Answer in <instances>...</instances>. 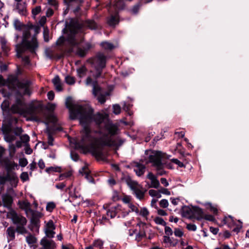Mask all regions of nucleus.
<instances>
[{
    "label": "nucleus",
    "instance_id": "obj_1",
    "mask_svg": "<svg viewBox=\"0 0 249 249\" xmlns=\"http://www.w3.org/2000/svg\"><path fill=\"white\" fill-rule=\"evenodd\" d=\"M65 105L69 110L71 119H78L83 127L81 140L75 142L76 148H88L96 158L104 160L106 158L104 146L118 148L123 144L124 141L119 138L112 139L118 127L108 121L107 115L99 112L93 114L91 107L75 105L71 97L66 99Z\"/></svg>",
    "mask_w": 249,
    "mask_h": 249
},
{
    "label": "nucleus",
    "instance_id": "obj_2",
    "mask_svg": "<svg viewBox=\"0 0 249 249\" xmlns=\"http://www.w3.org/2000/svg\"><path fill=\"white\" fill-rule=\"evenodd\" d=\"M18 120L16 117H10L3 122L1 126V131L4 136V140L5 142L11 143L16 140V136L19 137L20 141L25 145L28 144L30 141V137L27 134L22 135L23 130L21 127H16L13 128L12 124L13 122L17 123Z\"/></svg>",
    "mask_w": 249,
    "mask_h": 249
},
{
    "label": "nucleus",
    "instance_id": "obj_3",
    "mask_svg": "<svg viewBox=\"0 0 249 249\" xmlns=\"http://www.w3.org/2000/svg\"><path fill=\"white\" fill-rule=\"evenodd\" d=\"M83 27H87L90 29H95L97 28V25L92 20H87L82 23L77 21H71L68 27L70 34L67 39V41L71 47H73L78 45V42L75 38L74 35L79 32H81Z\"/></svg>",
    "mask_w": 249,
    "mask_h": 249
},
{
    "label": "nucleus",
    "instance_id": "obj_4",
    "mask_svg": "<svg viewBox=\"0 0 249 249\" xmlns=\"http://www.w3.org/2000/svg\"><path fill=\"white\" fill-rule=\"evenodd\" d=\"M7 218L10 219L13 223L16 225V231L18 234H24L28 233L25 228L27 223V219L15 210H10L7 213Z\"/></svg>",
    "mask_w": 249,
    "mask_h": 249
},
{
    "label": "nucleus",
    "instance_id": "obj_5",
    "mask_svg": "<svg viewBox=\"0 0 249 249\" xmlns=\"http://www.w3.org/2000/svg\"><path fill=\"white\" fill-rule=\"evenodd\" d=\"M30 36L31 33L29 30L23 31L22 41L18 44L17 48L18 51L22 52L25 48H28L32 53H35L36 50L38 48V43L35 35L33 36L31 41H28V39Z\"/></svg>",
    "mask_w": 249,
    "mask_h": 249
},
{
    "label": "nucleus",
    "instance_id": "obj_6",
    "mask_svg": "<svg viewBox=\"0 0 249 249\" xmlns=\"http://www.w3.org/2000/svg\"><path fill=\"white\" fill-rule=\"evenodd\" d=\"M44 114L43 106L39 103L31 104L26 107L25 114L30 116V120L40 121L44 116Z\"/></svg>",
    "mask_w": 249,
    "mask_h": 249
},
{
    "label": "nucleus",
    "instance_id": "obj_7",
    "mask_svg": "<svg viewBox=\"0 0 249 249\" xmlns=\"http://www.w3.org/2000/svg\"><path fill=\"white\" fill-rule=\"evenodd\" d=\"M25 106L24 97L16 94L14 102L10 107V111L13 114H25L26 112Z\"/></svg>",
    "mask_w": 249,
    "mask_h": 249
},
{
    "label": "nucleus",
    "instance_id": "obj_8",
    "mask_svg": "<svg viewBox=\"0 0 249 249\" xmlns=\"http://www.w3.org/2000/svg\"><path fill=\"white\" fill-rule=\"evenodd\" d=\"M106 56L101 53L97 54L92 60V64L96 70V74L94 75L96 78L99 77L102 72V70L106 67Z\"/></svg>",
    "mask_w": 249,
    "mask_h": 249
},
{
    "label": "nucleus",
    "instance_id": "obj_9",
    "mask_svg": "<svg viewBox=\"0 0 249 249\" xmlns=\"http://www.w3.org/2000/svg\"><path fill=\"white\" fill-rule=\"evenodd\" d=\"M8 182L12 187H16L18 182V178L16 172H6V174L0 176V185L3 188L5 183Z\"/></svg>",
    "mask_w": 249,
    "mask_h": 249
},
{
    "label": "nucleus",
    "instance_id": "obj_10",
    "mask_svg": "<svg viewBox=\"0 0 249 249\" xmlns=\"http://www.w3.org/2000/svg\"><path fill=\"white\" fill-rule=\"evenodd\" d=\"M18 88L19 90H17L16 94L19 95H28L30 96L32 93V89L31 87V82L28 80H23L20 82H18Z\"/></svg>",
    "mask_w": 249,
    "mask_h": 249
},
{
    "label": "nucleus",
    "instance_id": "obj_11",
    "mask_svg": "<svg viewBox=\"0 0 249 249\" xmlns=\"http://www.w3.org/2000/svg\"><path fill=\"white\" fill-rule=\"evenodd\" d=\"M66 5H69L71 8V11L73 14L78 16L81 12V7L85 2V0H64Z\"/></svg>",
    "mask_w": 249,
    "mask_h": 249
},
{
    "label": "nucleus",
    "instance_id": "obj_12",
    "mask_svg": "<svg viewBox=\"0 0 249 249\" xmlns=\"http://www.w3.org/2000/svg\"><path fill=\"white\" fill-rule=\"evenodd\" d=\"M30 213H31L30 222L31 224V229L33 230L35 229L38 231L40 227V219L42 217V214L38 211L32 210Z\"/></svg>",
    "mask_w": 249,
    "mask_h": 249
},
{
    "label": "nucleus",
    "instance_id": "obj_13",
    "mask_svg": "<svg viewBox=\"0 0 249 249\" xmlns=\"http://www.w3.org/2000/svg\"><path fill=\"white\" fill-rule=\"evenodd\" d=\"M92 93L95 97H97L98 102L103 104L106 101V96L109 95L107 92L103 93L101 88L96 83L93 84Z\"/></svg>",
    "mask_w": 249,
    "mask_h": 249
},
{
    "label": "nucleus",
    "instance_id": "obj_14",
    "mask_svg": "<svg viewBox=\"0 0 249 249\" xmlns=\"http://www.w3.org/2000/svg\"><path fill=\"white\" fill-rule=\"evenodd\" d=\"M127 184L134 192L137 198L142 200L143 198L144 194L146 191L142 190V187L138 184L136 182L129 180L127 181Z\"/></svg>",
    "mask_w": 249,
    "mask_h": 249
},
{
    "label": "nucleus",
    "instance_id": "obj_15",
    "mask_svg": "<svg viewBox=\"0 0 249 249\" xmlns=\"http://www.w3.org/2000/svg\"><path fill=\"white\" fill-rule=\"evenodd\" d=\"M162 158V153L160 151H157L153 153L149 157V161L150 162L153 163V165L155 167H158L160 169L162 167L163 164L161 162V159Z\"/></svg>",
    "mask_w": 249,
    "mask_h": 249
},
{
    "label": "nucleus",
    "instance_id": "obj_16",
    "mask_svg": "<svg viewBox=\"0 0 249 249\" xmlns=\"http://www.w3.org/2000/svg\"><path fill=\"white\" fill-rule=\"evenodd\" d=\"M1 163L4 165L6 172H14L12 170H15L18 166L15 161L10 160L8 158L1 159Z\"/></svg>",
    "mask_w": 249,
    "mask_h": 249
},
{
    "label": "nucleus",
    "instance_id": "obj_17",
    "mask_svg": "<svg viewBox=\"0 0 249 249\" xmlns=\"http://www.w3.org/2000/svg\"><path fill=\"white\" fill-rule=\"evenodd\" d=\"M40 245L42 246L41 249H55L56 244L55 242L51 239H48L46 237H43L40 242Z\"/></svg>",
    "mask_w": 249,
    "mask_h": 249
},
{
    "label": "nucleus",
    "instance_id": "obj_18",
    "mask_svg": "<svg viewBox=\"0 0 249 249\" xmlns=\"http://www.w3.org/2000/svg\"><path fill=\"white\" fill-rule=\"evenodd\" d=\"M1 198L3 206L10 209V210H12V204L13 202L12 196L8 193H5L1 196Z\"/></svg>",
    "mask_w": 249,
    "mask_h": 249
},
{
    "label": "nucleus",
    "instance_id": "obj_19",
    "mask_svg": "<svg viewBox=\"0 0 249 249\" xmlns=\"http://www.w3.org/2000/svg\"><path fill=\"white\" fill-rule=\"evenodd\" d=\"M7 85L10 89H15L18 87V82H20L18 77L14 75H9L6 80Z\"/></svg>",
    "mask_w": 249,
    "mask_h": 249
},
{
    "label": "nucleus",
    "instance_id": "obj_20",
    "mask_svg": "<svg viewBox=\"0 0 249 249\" xmlns=\"http://www.w3.org/2000/svg\"><path fill=\"white\" fill-rule=\"evenodd\" d=\"M18 205L20 209L25 211L27 215L33 210L31 209L30 203L27 200L18 201Z\"/></svg>",
    "mask_w": 249,
    "mask_h": 249
},
{
    "label": "nucleus",
    "instance_id": "obj_21",
    "mask_svg": "<svg viewBox=\"0 0 249 249\" xmlns=\"http://www.w3.org/2000/svg\"><path fill=\"white\" fill-rule=\"evenodd\" d=\"M145 168L144 165L138 162H134V170L137 176H141L143 175L145 171Z\"/></svg>",
    "mask_w": 249,
    "mask_h": 249
},
{
    "label": "nucleus",
    "instance_id": "obj_22",
    "mask_svg": "<svg viewBox=\"0 0 249 249\" xmlns=\"http://www.w3.org/2000/svg\"><path fill=\"white\" fill-rule=\"evenodd\" d=\"M15 9L21 15H25L27 12L26 3L25 2L15 3Z\"/></svg>",
    "mask_w": 249,
    "mask_h": 249
},
{
    "label": "nucleus",
    "instance_id": "obj_23",
    "mask_svg": "<svg viewBox=\"0 0 249 249\" xmlns=\"http://www.w3.org/2000/svg\"><path fill=\"white\" fill-rule=\"evenodd\" d=\"M193 207L184 206L182 208V215L189 219H192L193 216Z\"/></svg>",
    "mask_w": 249,
    "mask_h": 249
},
{
    "label": "nucleus",
    "instance_id": "obj_24",
    "mask_svg": "<svg viewBox=\"0 0 249 249\" xmlns=\"http://www.w3.org/2000/svg\"><path fill=\"white\" fill-rule=\"evenodd\" d=\"M147 178L151 180V185L150 187L158 188L160 184L157 178L151 173L150 172L147 175Z\"/></svg>",
    "mask_w": 249,
    "mask_h": 249
},
{
    "label": "nucleus",
    "instance_id": "obj_25",
    "mask_svg": "<svg viewBox=\"0 0 249 249\" xmlns=\"http://www.w3.org/2000/svg\"><path fill=\"white\" fill-rule=\"evenodd\" d=\"M119 22L118 15L115 14V15H110L107 19V24L111 26H114L118 24Z\"/></svg>",
    "mask_w": 249,
    "mask_h": 249
},
{
    "label": "nucleus",
    "instance_id": "obj_26",
    "mask_svg": "<svg viewBox=\"0 0 249 249\" xmlns=\"http://www.w3.org/2000/svg\"><path fill=\"white\" fill-rule=\"evenodd\" d=\"M193 218H195L197 219H200L204 217L203 212L202 210L197 207H193Z\"/></svg>",
    "mask_w": 249,
    "mask_h": 249
},
{
    "label": "nucleus",
    "instance_id": "obj_27",
    "mask_svg": "<svg viewBox=\"0 0 249 249\" xmlns=\"http://www.w3.org/2000/svg\"><path fill=\"white\" fill-rule=\"evenodd\" d=\"M16 231V227L13 226H10L6 230V234L7 238L10 240H13L15 238V233Z\"/></svg>",
    "mask_w": 249,
    "mask_h": 249
},
{
    "label": "nucleus",
    "instance_id": "obj_28",
    "mask_svg": "<svg viewBox=\"0 0 249 249\" xmlns=\"http://www.w3.org/2000/svg\"><path fill=\"white\" fill-rule=\"evenodd\" d=\"M79 173L83 176H85V178L90 182L93 181V178L90 175V172L87 167H84L81 170H79Z\"/></svg>",
    "mask_w": 249,
    "mask_h": 249
},
{
    "label": "nucleus",
    "instance_id": "obj_29",
    "mask_svg": "<svg viewBox=\"0 0 249 249\" xmlns=\"http://www.w3.org/2000/svg\"><path fill=\"white\" fill-rule=\"evenodd\" d=\"M91 48V45L89 43H87L86 46L83 48H78L77 50V53L81 57H84L88 51Z\"/></svg>",
    "mask_w": 249,
    "mask_h": 249
},
{
    "label": "nucleus",
    "instance_id": "obj_30",
    "mask_svg": "<svg viewBox=\"0 0 249 249\" xmlns=\"http://www.w3.org/2000/svg\"><path fill=\"white\" fill-rule=\"evenodd\" d=\"M52 82L56 90L60 91L62 90L61 80L58 75H56L54 77V78L52 80Z\"/></svg>",
    "mask_w": 249,
    "mask_h": 249
},
{
    "label": "nucleus",
    "instance_id": "obj_31",
    "mask_svg": "<svg viewBox=\"0 0 249 249\" xmlns=\"http://www.w3.org/2000/svg\"><path fill=\"white\" fill-rule=\"evenodd\" d=\"M163 242L165 243L169 244L171 247H175L178 243V240L176 239L171 238L169 236H163Z\"/></svg>",
    "mask_w": 249,
    "mask_h": 249
},
{
    "label": "nucleus",
    "instance_id": "obj_32",
    "mask_svg": "<svg viewBox=\"0 0 249 249\" xmlns=\"http://www.w3.org/2000/svg\"><path fill=\"white\" fill-rule=\"evenodd\" d=\"M28 235L26 237V241L29 245L32 246L37 242L36 238L28 232Z\"/></svg>",
    "mask_w": 249,
    "mask_h": 249
},
{
    "label": "nucleus",
    "instance_id": "obj_33",
    "mask_svg": "<svg viewBox=\"0 0 249 249\" xmlns=\"http://www.w3.org/2000/svg\"><path fill=\"white\" fill-rule=\"evenodd\" d=\"M0 43L1 47L4 52L7 53L9 51L10 49L7 44V41L5 38L1 37L0 39Z\"/></svg>",
    "mask_w": 249,
    "mask_h": 249
},
{
    "label": "nucleus",
    "instance_id": "obj_34",
    "mask_svg": "<svg viewBox=\"0 0 249 249\" xmlns=\"http://www.w3.org/2000/svg\"><path fill=\"white\" fill-rule=\"evenodd\" d=\"M87 69L85 66H82L77 69V75L80 78L85 76L86 74Z\"/></svg>",
    "mask_w": 249,
    "mask_h": 249
},
{
    "label": "nucleus",
    "instance_id": "obj_35",
    "mask_svg": "<svg viewBox=\"0 0 249 249\" xmlns=\"http://www.w3.org/2000/svg\"><path fill=\"white\" fill-rule=\"evenodd\" d=\"M1 108L3 112L10 111V102L8 100H4L1 104Z\"/></svg>",
    "mask_w": 249,
    "mask_h": 249
},
{
    "label": "nucleus",
    "instance_id": "obj_36",
    "mask_svg": "<svg viewBox=\"0 0 249 249\" xmlns=\"http://www.w3.org/2000/svg\"><path fill=\"white\" fill-rule=\"evenodd\" d=\"M101 46L105 50H112L114 48V45L109 42H103L101 43Z\"/></svg>",
    "mask_w": 249,
    "mask_h": 249
},
{
    "label": "nucleus",
    "instance_id": "obj_37",
    "mask_svg": "<svg viewBox=\"0 0 249 249\" xmlns=\"http://www.w3.org/2000/svg\"><path fill=\"white\" fill-rule=\"evenodd\" d=\"M140 228L139 232L142 233L143 234H146L145 232L146 229L147 228V226L145 223L140 222L137 225Z\"/></svg>",
    "mask_w": 249,
    "mask_h": 249
},
{
    "label": "nucleus",
    "instance_id": "obj_38",
    "mask_svg": "<svg viewBox=\"0 0 249 249\" xmlns=\"http://www.w3.org/2000/svg\"><path fill=\"white\" fill-rule=\"evenodd\" d=\"M141 5H142V4H141V2H138L137 4H136L135 5H134L132 7V8L130 9L131 13H132V14H134V15L137 14L138 13L141 7Z\"/></svg>",
    "mask_w": 249,
    "mask_h": 249
},
{
    "label": "nucleus",
    "instance_id": "obj_39",
    "mask_svg": "<svg viewBox=\"0 0 249 249\" xmlns=\"http://www.w3.org/2000/svg\"><path fill=\"white\" fill-rule=\"evenodd\" d=\"M117 214V212L115 208L112 207L107 212V214L108 216H109L111 218H113L115 217Z\"/></svg>",
    "mask_w": 249,
    "mask_h": 249
},
{
    "label": "nucleus",
    "instance_id": "obj_40",
    "mask_svg": "<svg viewBox=\"0 0 249 249\" xmlns=\"http://www.w3.org/2000/svg\"><path fill=\"white\" fill-rule=\"evenodd\" d=\"M46 172L51 173L52 172H61V168L60 167H50L46 169Z\"/></svg>",
    "mask_w": 249,
    "mask_h": 249
},
{
    "label": "nucleus",
    "instance_id": "obj_41",
    "mask_svg": "<svg viewBox=\"0 0 249 249\" xmlns=\"http://www.w3.org/2000/svg\"><path fill=\"white\" fill-rule=\"evenodd\" d=\"M149 194L151 196H155L157 198H160L161 197V194L159 191V190L158 191H156L155 190H150L149 191Z\"/></svg>",
    "mask_w": 249,
    "mask_h": 249
},
{
    "label": "nucleus",
    "instance_id": "obj_42",
    "mask_svg": "<svg viewBox=\"0 0 249 249\" xmlns=\"http://www.w3.org/2000/svg\"><path fill=\"white\" fill-rule=\"evenodd\" d=\"M43 38L44 41L47 42L50 40L49 30L47 28H44Z\"/></svg>",
    "mask_w": 249,
    "mask_h": 249
},
{
    "label": "nucleus",
    "instance_id": "obj_43",
    "mask_svg": "<svg viewBox=\"0 0 249 249\" xmlns=\"http://www.w3.org/2000/svg\"><path fill=\"white\" fill-rule=\"evenodd\" d=\"M93 245L94 248L101 249L103 248V242L101 240H97L93 242Z\"/></svg>",
    "mask_w": 249,
    "mask_h": 249
},
{
    "label": "nucleus",
    "instance_id": "obj_44",
    "mask_svg": "<svg viewBox=\"0 0 249 249\" xmlns=\"http://www.w3.org/2000/svg\"><path fill=\"white\" fill-rule=\"evenodd\" d=\"M65 82L69 85H72L75 83V78L73 77L68 75L65 77Z\"/></svg>",
    "mask_w": 249,
    "mask_h": 249
},
{
    "label": "nucleus",
    "instance_id": "obj_45",
    "mask_svg": "<svg viewBox=\"0 0 249 249\" xmlns=\"http://www.w3.org/2000/svg\"><path fill=\"white\" fill-rule=\"evenodd\" d=\"M53 230L54 229H45V233L47 237L51 238L53 237L55 234Z\"/></svg>",
    "mask_w": 249,
    "mask_h": 249
},
{
    "label": "nucleus",
    "instance_id": "obj_46",
    "mask_svg": "<svg viewBox=\"0 0 249 249\" xmlns=\"http://www.w3.org/2000/svg\"><path fill=\"white\" fill-rule=\"evenodd\" d=\"M55 207V204L53 202L47 203L46 206V210L48 212H52Z\"/></svg>",
    "mask_w": 249,
    "mask_h": 249
},
{
    "label": "nucleus",
    "instance_id": "obj_47",
    "mask_svg": "<svg viewBox=\"0 0 249 249\" xmlns=\"http://www.w3.org/2000/svg\"><path fill=\"white\" fill-rule=\"evenodd\" d=\"M154 221L157 224H160L163 226H165L166 224V223L164 221V220L162 218L160 217H156L154 219Z\"/></svg>",
    "mask_w": 249,
    "mask_h": 249
},
{
    "label": "nucleus",
    "instance_id": "obj_48",
    "mask_svg": "<svg viewBox=\"0 0 249 249\" xmlns=\"http://www.w3.org/2000/svg\"><path fill=\"white\" fill-rule=\"evenodd\" d=\"M41 11V8L40 6H37L35 8L32 9V13L33 15L35 17L36 15L38 14Z\"/></svg>",
    "mask_w": 249,
    "mask_h": 249
},
{
    "label": "nucleus",
    "instance_id": "obj_49",
    "mask_svg": "<svg viewBox=\"0 0 249 249\" xmlns=\"http://www.w3.org/2000/svg\"><path fill=\"white\" fill-rule=\"evenodd\" d=\"M160 207L163 208H166L168 207L169 205L168 201L167 199H163L160 202Z\"/></svg>",
    "mask_w": 249,
    "mask_h": 249
},
{
    "label": "nucleus",
    "instance_id": "obj_50",
    "mask_svg": "<svg viewBox=\"0 0 249 249\" xmlns=\"http://www.w3.org/2000/svg\"><path fill=\"white\" fill-rule=\"evenodd\" d=\"M113 112L114 114L117 115L120 113L121 109V107L119 105L116 104L113 105Z\"/></svg>",
    "mask_w": 249,
    "mask_h": 249
},
{
    "label": "nucleus",
    "instance_id": "obj_51",
    "mask_svg": "<svg viewBox=\"0 0 249 249\" xmlns=\"http://www.w3.org/2000/svg\"><path fill=\"white\" fill-rule=\"evenodd\" d=\"M8 148H9V150L10 151V155L12 156V155H14L16 151V146L14 144L12 143V142H11L9 144Z\"/></svg>",
    "mask_w": 249,
    "mask_h": 249
},
{
    "label": "nucleus",
    "instance_id": "obj_52",
    "mask_svg": "<svg viewBox=\"0 0 249 249\" xmlns=\"http://www.w3.org/2000/svg\"><path fill=\"white\" fill-rule=\"evenodd\" d=\"M174 234L176 236L181 237L183 235V232L180 229L176 228L174 231Z\"/></svg>",
    "mask_w": 249,
    "mask_h": 249
},
{
    "label": "nucleus",
    "instance_id": "obj_53",
    "mask_svg": "<svg viewBox=\"0 0 249 249\" xmlns=\"http://www.w3.org/2000/svg\"><path fill=\"white\" fill-rule=\"evenodd\" d=\"M20 178L23 182L29 180L28 173L26 172H22L20 176Z\"/></svg>",
    "mask_w": 249,
    "mask_h": 249
},
{
    "label": "nucleus",
    "instance_id": "obj_54",
    "mask_svg": "<svg viewBox=\"0 0 249 249\" xmlns=\"http://www.w3.org/2000/svg\"><path fill=\"white\" fill-rule=\"evenodd\" d=\"M149 212L146 208H142L140 211V214L143 217H147L149 215Z\"/></svg>",
    "mask_w": 249,
    "mask_h": 249
},
{
    "label": "nucleus",
    "instance_id": "obj_55",
    "mask_svg": "<svg viewBox=\"0 0 249 249\" xmlns=\"http://www.w3.org/2000/svg\"><path fill=\"white\" fill-rule=\"evenodd\" d=\"M124 4L121 0H118V1L116 2L114 4V6L116 9H121L123 8Z\"/></svg>",
    "mask_w": 249,
    "mask_h": 249
},
{
    "label": "nucleus",
    "instance_id": "obj_56",
    "mask_svg": "<svg viewBox=\"0 0 249 249\" xmlns=\"http://www.w3.org/2000/svg\"><path fill=\"white\" fill-rule=\"evenodd\" d=\"M164 164H163L162 167L160 169H158V167H156V170L157 171V175H158L162 176L166 174V171H165L164 170H163V169L164 168Z\"/></svg>",
    "mask_w": 249,
    "mask_h": 249
},
{
    "label": "nucleus",
    "instance_id": "obj_57",
    "mask_svg": "<svg viewBox=\"0 0 249 249\" xmlns=\"http://www.w3.org/2000/svg\"><path fill=\"white\" fill-rule=\"evenodd\" d=\"M71 172H68L67 173L62 174L59 176V180H62L66 178H68L71 176Z\"/></svg>",
    "mask_w": 249,
    "mask_h": 249
},
{
    "label": "nucleus",
    "instance_id": "obj_58",
    "mask_svg": "<svg viewBox=\"0 0 249 249\" xmlns=\"http://www.w3.org/2000/svg\"><path fill=\"white\" fill-rule=\"evenodd\" d=\"M19 164L21 167H25L28 164L27 160L26 158H21L19 160Z\"/></svg>",
    "mask_w": 249,
    "mask_h": 249
},
{
    "label": "nucleus",
    "instance_id": "obj_59",
    "mask_svg": "<svg viewBox=\"0 0 249 249\" xmlns=\"http://www.w3.org/2000/svg\"><path fill=\"white\" fill-rule=\"evenodd\" d=\"M173 231L172 229L168 226H165V233L166 236H170L173 234Z\"/></svg>",
    "mask_w": 249,
    "mask_h": 249
},
{
    "label": "nucleus",
    "instance_id": "obj_60",
    "mask_svg": "<svg viewBox=\"0 0 249 249\" xmlns=\"http://www.w3.org/2000/svg\"><path fill=\"white\" fill-rule=\"evenodd\" d=\"M146 236V234H142V233L138 232L136 235L135 240L138 242L140 241L143 238Z\"/></svg>",
    "mask_w": 249,
    "mask_h": 249
},
{
    "label": "nucleus",
    "instance_id": "obj_61",
    "mask_svg": "<svg viewBox=\"0 0 249 249\" xmlns=\"http://www.w3.org/2000/svg\"><path fill=\"white\" fill-rule=\"evenodd\" d=\"M55 227L54 226L53 221L52 220H50L46 226L45 229H54Z\"/></svg>",
    "mask_w": 249,
    "mask_h": 249
},
{
    "label": "nucleus",
    "instance_id": "obj_62",
    "mask_svg": "<svg viewBox=\"0 0 249 249\" xmlns=\"http://www.w3.org/2000/svg\"><path fill=\"white\" fill-rule=\"evenodd\" d=\"M171 161L174 163L177 164L180 167H183L184 166V164L177 159H173L171 160Z\"/></svg>",
    "mask_w": 249,
    "mask_h": 249
},
{
    "label": "nucleus",
    "instance_id": "obj_63",
    "mask_svg": "<svg viewBox=\"0 0 249 249\" xmlns=\"http://www.w3.org/2000/svg\"><path fill=\"white\" fill-rule=\"evenodd\" d=\"M159 191H160V193H162L163 194H165V195H166L168 196H169L171 195L170 192L167 189H166L164 188H161L159 190Z\"/></svg>",
    "mask_w": 249,
    "mask_h": 249
},
{
    "label": "nucleus",
    "instance_id": "obj_64",
    "mask_svg": "<svg viewBox=\"0 0 249 249\" xmlns=\"http://www.w3.org/2000/svg\"><path fill=\"white\" fill-rule=\"evenodd\" d=\"M65 42V39L63 36H61L57 40L56 43L57 45H63Z\"/></svg>",
    "mask_w": 249,
    "mask_h": 249
}]
</instances>
